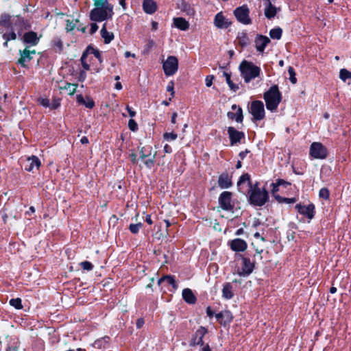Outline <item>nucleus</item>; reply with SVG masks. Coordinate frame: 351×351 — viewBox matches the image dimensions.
Wrapping results in <instances>:
<instances>
[{
  "mask_svg": "<svg viewBox=\"0 0 351 351\" xmlns=\"http://www.w3.org/2000/svg\"><path fill=\"white\" fill-rule=\"evenodd\" d=\"M245 183L250 187L248 201L250 204L255 206H263L268 202V191L265 188H260L257 182L252 184L250 176L248 173L243 174L239 179L237 186L240 192L244 193V184Z\"/></svg>",
  "mask_w": 351,
  "mask_h": 351,
  "instance_id": "nucleus-1",
  "label": "nucleus"
},
{
  "mask_svg": "<svg viewBox=\"0 0 351 351\" xmlns=\"http://www.w3.org/2000/svg\"><path fill=\"white\" fill-rule=\"evenodd\" d=\"M95 8L90 12V19L95 22H102L111 19L114 15V6L108 0H93Z\"/></svg>",
  "mask_w": 351,
  "mask_h": 351,
  "instance_id": "nucleus-2",
  "label": "nucleus"
},
{
  "mask_svg": "<svg viewBox=\"0 0 351 351\" xmlns=\"http://www.w3.org/2000/svg\"><path fill=\"white\" fill-rule=\"evenodd\" d=\"M0 26L5 29H12L21 34L24 30L30 27L27 20H25L19 15L11 16L8 14H3L1 16Z\"/></svg>",
  "mask_w": 351,
  "mask_h": 351,
  "instance_id": "nucleus-3",
  "label": "nucleus"
},
{
  "mask_svg": "<svg viewBox=\"0 0 351 351\" xmlns=\"http://www.w3.org/2000/svg\"><path fill=\"white\" fill-rule=\"evenodd\" d=\"M263 98L267 110L274 112L276 110L282 100L281 93L276 85H274L264 93Z\"/></svg>",
  "mask_w": 351,
  "mask_h": 351,
  "instance_id": "nucleus-4",
  "label": "nucleus"
},
{
  "mask_svg": "<svg viewBox=\"0 0 351 351\" xmlns=\"http://www.w3.org/2000/svg\"><path fill=\"white\" fill-rule=\"evenodd\" d=\"M239 71L245 83L258 77L261 74V68L251 62L243 60L239 65Z\"/></svg>",
  "mask_w": 351,
  "mask_h": 351,
  "instance_id": "nucleus-5",
  "label": "nucleus"
},
{
  "mask_svg": "<svg viewBox=\"0 0 351 351\" xmlns=\"http://www.w3.org/2000/svg\"><path fill=\"white\" fill-rule=\"evenodd\" d=\"M309 155L313 158L323 160L328 156V149L321 143L313 142L310 145Z\"/></svg>",
  "mask_w": 351,
  "mask_h": 351,
  "instance_id": "nucleus-6",
  "label": "nucleus"
},
{
  "mask_svg": "<svg viewBox=\"0 0 351 351\" xmlns=\"http://www.w3.org/2000/svg\"><path fill=\"white\" fill-rule=\"evenodd\" d=\"M250 113L252 115V121H261L265 118L264 104L261 101H254L249 108Z\"/></svg>",
  "mask_w": 351,
  "mask_h": 351,
  "instance_id": "nucleus-7",
  "label": "nucleus"
},
{
  "mask_svg": "<svg viewBox=\"0 0 351 351\" xmlns=\"http://www.w3.org/2000/svg\"><path fill=\"white\" fill-rule=\"evenodd\" d=\"M232 194L230 191L222 192L218 199L219 206L222 210L231 211L234 208V204L232 201Z\"/></svg>",
  "mask_w": 351,
  "mask_h": 351,
  "instance_id": "nucleus-8",
  "label": "nucleus"
},
{
  "mask_svg": "<svg viewBox=\"0 0 351 351\" xmlns=\"http://www.w3.org/2000/svg\"><path fill=\"white\" fill-rule=\"evenodd\" d=\"M234 14L237 21L244 25H249L252 23V20L250 18V10L247 5H242L236 8Z\"/></svg>",
  "mask_w": 351,
  "mask_h": 351,
  "instance_id": "nucleus-9",
  "label": "nucleus"
},
{
  "mask_svg": "<svg viewBox=\"0 0 351 351\" xmlns=\"http://www.w3.org/2000/svg\"><path fill=\"white\" fill-rule=\"evenodd\" d=\"M163 70L166 75L171 76L176 73L178 69V60L176 56H169L164 62Z\"/></svg>",
  "mask_w": 351,
  "mask_h": 351,
  "instance_id": "nucleus-10",
  "label": "nucleus"
},
{
  "mask_svg": "<svg viewBox=\"0 0 351 351\" xmlns=\"http://www.w3.org/2000/svg\"><path fill=\"white\" fill-rule=\"evenodd\" d=\"M254 267L250 258L242 257L241 267L237 269V273L240 276H248L253 271Z\"/></svg>",
  "mask_w": 351,
  "mask_h": 351,
  "instance_id": "nucleus-11",
  "label": "nucleus"
},
{
  "mask_svg": "<svg viewBox=\"0 0 351 351\" xmlns=\"http://www.w3.org/2000/svg\"><path fill=\"white\" fill-rule=\"evenodd\" d=\"M22 162V166L27 171H33L34 169H38L41 164L40 159L36 156H29Z\"/></svg>",
  "mask_w": 351,
  "mask_h": 351,
  "instance_id": "nucleus-12",
  "label": "nucleus"
},
{
  "mask_svg": "<svg viewBox=\"0 0 351 351\" xmlns=\"http://www.w3.org/2000/svg\"><path fill=\"white\" fill-rule=\"evenodd\" d=\"M295 208L300 214L306 216L309 220H311L315 216V211L313 204H309L306 206L298 204L295 205Z\"/></svg>",
  "mask_w": 351,
  "mask_h": 351,
  "instance_id": "nucleus-13",
  "label": "nucleus"
},
{
  "mask_svg": "<svg viewBox=\"0 0 351 351\" xmlns=\"http://www.w3.org/2000/svg\"><path fill=\"white\" fill-rule=\"evenodd\" d=\"M227 131L231 145L240 143L241 139L245 138V134L243 132L238 131L233 127H228Z\"/></svg>",
  "mask_w": 351,
  "mask_h": 351,
  "instance_id": "nucleus-14",
  "label": "nucleus"
},
{
  "mask_svg": "<svg viewBox=\"0 0 351 351\" xmlns=\"http://www.w3.org/2000/svg\"><path fill=\"white\" fill-rule=\"evenodd\" d=\"M207 329L204 326H200L195 332L193 337L192 338L190 346H204L203 338L207 333Z\"/></svg>",
  "mask_w": 351,
  "mask_h": 351,
  "instance_id": "nucleus-15",
  "label": "nucleus"
},
{
  "mask_svg": "<svg viewBox=\"0 0 351 351\" xmlns=\"http://www.w3.org/2000/svg\"><path fill=\"white\" fill-rule=\"evenodd\" d=\"M270 42V39L267 36L261 34H257L254 40L256 51L261 53H263L266 47Z\"/></svg>",
  "mask_w": 351,
  "mask_h": 351,
  "instance_id": "nucleus-16",
  "label": "nucleus"
},
{
  "mask_svg": "<svg viewBox=\"0 0 351 351\" xmlns=\"http://www.w3.org/2000/svg\"><path fill=\"white\" fill-rule=\"evenodd\" d=\"M218 186L222 189H229L232 186V176L228 172H223L218 178Z\"/></svg>",
  "mask_w": 351,
  "mask_h": 351,
  "instance_id": "nucleus-17",
  "label": "nucleus"
},
{
  "mask_svg": "<svg viewBox=\"0 0 351 351\" xmlns=\"http://www.w3.org/2000/svg\"><path fill=\"white\" fill-rule=\"evenodd\" d=\"M214 24L218 28L225 29L228 28L231 25V23L226 19L221 12H219L215 16Z\"/></svg>",
  "mask_w": 351,
  "mask_h": 351,
  "instance_id": "nucleus-18",
  "label": "nucleus"
},
{
  "mask_svg": "<svg viewBox=\"0 0 351 351\" xmlns=\"http://www.w3.org/2000/svg\"><path fill=\"white\" fill-rule=\"evenodd\" d=\"M39 37L34 32L30 31L23 35V40L25 44H29L31 46H35L38 43Z\"/></svg>",
  "mask_w": 351,
  "mask_h": 351,
  "instance_id": "nucleus-19",
  "label": "nucleus"
},
{
  "mask_svg": "<svg viewBox=\"0 0 351 351\" xmlns=\"http://www.w3.org/2000/svg\"><path fill=\"white\" fill-rule=\"evenodd\" d=\"M247 247V243L241 239H235L230 243V248L234 252H243Z\"/></svg>",
  "mask_w": 351,
  "mask_h": 351,
  "instance_id": "nucleus-20",
  "label": "nucleus"
},
{
  "mask_svg": "<svg viewBox=\"0 0 351 351\" xmlns=\"http://www.w3.org/2000/svg\"><path fill=\"white\" fill-rule=\"evenodd\" d=\"M36 51L34 50L29 51L27 49H25L23 51H20L21 57L18 60V63L22 66L25 67L26 63L32 60L31 54H34Z\"/></svg>",
  "mask_w": 351,
  "mask_h": 351,
  "instance_id": "nucleus-21",
  "label": "nucleus"
},
{
  "mask_svg": "<svg viewBox=\"0 0 351 351\" xmlns=\"http://www.w3.org/2000/svg\"><path fill=\"white\" fill-rule=\"evenodd\" d=\"M182 295L183 300L189 304H194L197 301V298L191 289H184Z\"/></svg>",
  "mask_w": 351,
  "mask_h": 351,
  "instance_id": "nucleus-22",
  "label": "nucleus"
},
{
  "mask_svg": "<svg viewBox=\"0 0 351 351\" xmlns=\"http://www.w3.org/2000/svg\"><path fill=\"white\" fill-rule=\"evenodd\" d=\"M143 8L145 13L152 14L157 10V5L153 0H144Z\"/></svg>",
  "mask_w": 351,
  "mask_h": 351,
  "instance_id": "nucleus-23",
  "label": "nucleus"
},
{
  "mask_svg": "<svg viewBox=\"0 0 351 351\" xmlns=\"http://www.w3.org/2000/svg\"><path fill=\"white\" fill-rule=\"evenodd\" d=\"M216 319L221 323L223 320L224 323H230L232 320V315L229 311H221L215 315Z\"/></svg>",
  "mask_w": 351,
  "mask_h": 351,
  "instance_id": "nucleus-24",
  "label": "nucleus"
},
{
  "mask_svg": "<svg viewBox=\"0 0 351 351\" xmlns=\"http://www.w3.org/2000/svg\"><path fill=\"white\" fill-rule=\"evenodd\" d=\"M222 296L226 300H230L234 296L233 287L231 283L226 282L222 289Z\"/></svg>",
  "mask_w": 351,
  "mask_h": 351,
  "instance_id": "nucleus-25",
  "label": "nucleus"
},
{
  "mask_svg": "<svg viewBox=\"0 0 351 351\" xmlns=\"http://www.w3.org/2000/svg\"><path fill=\"white\" fill-rule=\"evenodd\" d=\"M174 25L179 29L186 31L189 28V23L182 17L173 19Z\"/></svg>",
  "mask_w": 351,
  "mask_h": 351,
  "instance_id": "nucleus-26",
  "label": "nucleus"
},
{
  "mask_svg": "<svg viewBox=\"0 0 351 351\" xmlns=\"http://www.w3.org/2000/svg\"><path fill=\"white\" fill-rule=\"evenodd\" d=\"M162 283H166L167 285H171L173 289H177L178 285L176 282L175 278L171 275L164 276L160 278L158 281V285H160Z\"/></svg>",
  "mask_w": 351,
  "mask_h": 351,
  "instance_id": "nucleus-27",
  "label": "nucleus"
},
{
  "mask_svg": "<svg viewBox=\"0 0 351 351\" xmlns=\"http://www.w3.org/2000/svg\"><path fill=\"white\" fill-rule=\"evenodd\" d=\"M227 116L230 119L235 120L237 123H242L243 120V110L241 108H238L235 113L228 112Z\"/></svg>",
  "mask_w": 351,
  "mask_h": 351,
  "instance_id": "nucleus-28",
  "label": "nucleus"
},
{
  "mask_svg": "<svg viewBox=\"0 0 351 351\" xmlns=\"http://www.w3.org/2000/svg\"><path fill=\"white\" fill-rule=\"evenodd\" d=\"M101 37L104 38V43L106 44L110 43L114 38L113 33L107 31L106 23L103 25V27L101 29Z\"/></svg>",
  "mask_w": 351,
  "mask_h": 351,
  "instance_id": "nucleus-29",
  "label": "nucleus"
},
{
  "mask_svg": "<svg viewBox=\"0 0 351 351\" xmlns=\"http://www.w3.org/2000/svg\"><path fill=\"white\" fill-rule=\"evenodd\" d=\"M267 1L268 5L265 8V15L267 19H271L276 16L277 13V10L276 8L271 4L269 0Z\"/></svg>",
  "mask_w": 351,
  "mask_h": 351,
  "instance_id": "nucleus-30",
  "label": "nucleus"
},
{
  "mask_svg": "<svg viewBox=\"0 0 351 351\" xmlns=\"http://www.w3.org/2000/svg\"><path fill=\"white\" fill-rule=\"evenodd\" d=\"M237 40L241 47H245L250 44V39L245 32L239 33Z\"/></svg>",
  "mask_w": 351,
  "mask_h": 351,
  "instance_id": "nucleus-31",
  "label": "nucleus"
},
{
  "mask_svg": "<svg viewBox=\"0 0 351 351\" xmlns=\"http://www.w3.org/2000/svg\"><path fill=\"white\" fill-rule=\"evenodd\" d=\"M223 75V76L226 78V81L227 84H228V86H229L230 89L231 90L234 91V92H236L237 90H238L239 87V86L237 84H235L231 80V75H230V73H228L226 71H224Z\"/></svg>",
  "mask_w": 351,
  "mask_h": 351,
  "instance_id": "nucleus-32",
  "label": "nucleus"
},
{
  "mask_svg": "<svg viewBox=\"0 0 351 351\" xmlns=\"http://www.w3.org/2000/svg\"><path fill=\"white\" fill-rule=\"evenodd\" d=\"M152 147L150 145H145L140 149V158L143 160L152 155Z\"/></svg>",
  "mask_w": 351,
  "mask_h": 351,
  "instance_id": "nucleus-33",
  "label": "nucleus"
},
{
  "mask_svg": "<svg viewBox=\"0 0 351 351\" xmlns=\"http://www.w3.org/2000/svg\"><path fill=\"white\" fill-rule=\"evenodd\" d=\"M7 30L6 32L3 34V38L6 40L9 41L11 40H16V34L15 33V30L12 29H5Z\"/></svg>",
  "mask_w": 351,
  "mask_h": 351,
  "instance_id": "nucleus-34",
  "label": "nucleus"
},
{
  "mask_svg": "<svg viewBox=\"0 0 351 351\" xmlns=\"http://www.w3.org/2000/svg\"><path fill=\"white\" fill-rule=\"evenodd\" d=\"M282 30L280 27L271 29L269 32V36L273 39L279 40L282 36Z\"/></svg>",
  "mask_w": 351,
  "mask_h": 351,
  "instance_id": "nucleus-35",
  "label": "nucleus"
},
{
  "mask_svg": "<svg viewBox=\"0 0 351 351\" xmlns=\"http://www.w3.org/2000/svg\"><path fill=\"white\" fill-rule=\"evenodd\" d=\"M19 345L20 343L18 340H11L6 348V351H19Z\"/></svg>",
  "mask_w": 351,
  "mask_h": 351,
  "instance_id": "nucleus-36",
  "label": "nucleus"
},
{
  "mask_svg": "<svg viewBox=\"0 0 351 351\" xmlns=\"http://www.w3.org/2000/svg\"><path fill=\"white\" fill-rule=\"evenodd\" d=\"M339 77L342 81L346 82L351 78V72L346 69H341L339 71Z\"/></svg>",
  "mask_w": 351,
  "mask_h": 351,
  "instance_id": "nucleus-37",
  "label": "nucleus"
},
{
  "mask_svg": "<svg viewBox=\"0 0 351 351\" xmlns=\"http://www.w3.org/2000/svg\"><path fill=\"white\" fill-rule=\"evenodd\" d=\"M277 201L280 203H285V204H293L297 199L295 197L288 198V197H282L279 195L276 197Z\"/></svg>",
  "mask_w": 351,
  "mask_h": 351,
  "instance_id": "nucleus-38",
  "label": "nucleus"
},
{
  "mask_svg": "<svg viewBox=\"0 0 351 351\" xmlns=\"http://www.w3.org/2000/svg\"><path fill=\"white\" fill-rule=\"evenodd\" d=\"M22 301L21 298H13L9 302L10 304L16 309H21L23 308Z\"/></svg>",
  "mask_w": 351,
  "mask_h": 351,
  "instance_id": "nucleus-39",
  "label": "nucleus"
},
{
  "mask_svg": "<svg viewBox=\"0 0 351 351\" xmlns=\"http://www.w3.org/2000/svg\"><path fill=\"white\" fill-rule=\"evenodd\" d=\"M77 87V84L66 83L64 89L67 90L69 95H73L76 92Z\"/></svg>",
  "mask_w": 351,
  "mask_h": 351,
  "instance_id": "nucleus-40",
  "label": "nucleus"
},
{
  "mask_svg": "<svg viewBox=\"0 0 351 351\" xmlns=\"http://www.w3.org/2000/svg\"><path fill=\"white\" fill-rule=\"evenodd\" d=\"M142 223H138L135 224H130L129 226V230L133 234H137L139 232V230L142 228Z\"/></svg>",
  "mask_w": 351,
  "mask_h": 351,
  "instance_id": "nucleus-41",
  "label": "nucleus"
},
{
  "mask_svg": "<svg viewBox=\"0 0 351 351\" xmlns=\"http://www.w3.org/2000/svg\"><path fill=\"white\" fill-rule=\"evenodd\" d=\"M85 52H86V54L88 53L94 54V56L99 59V62H101V54L99 50L95 49L93 47H88Z\"/></svg>",
  "mask_w": 351,
  "mask_h": 351,
  "instance_id": "nucleus-42",
  "label": "nucleus"
},
{
  "mask_svg": "<svg viewBox=\"0 0 351 351\" xmlns=\"http://www.w3.org/2000/svg\"><path fill=\"white\" fill-rule=\"evenodd\" d=\"M86 57H87V54H86V52H84L81 58H80V60H81V62H82V67L84 68V71H88L90 69V66L89 64L86 62Z\"/></svg>",
  "mask_w": 351,
  "mask_h": 351,
  "instance_id": "nucleus-43",
  "label": "nucleus"
},
{
  "mask_svg": "<svg viewBox=\"0 0 351 351\" xmlns=\"http://www.w3.org/2000/svg\"><path fill=\"white\" fill-rule=\"evenodd\" d=\"M163 138L168 141H175L178 138V135L174 132H166L163 134Z\"/></svg>",
  "mask_w": 351,
  "mask_h": 351,
  "instance_id": "nucleus-44",
  "label": "nucleus"
},
{
  "mask_svg": "<svg viewBox=\"0 0 351 351\" xmlns=\"http://www.w3.org/2000/svg\"><path fill=\"white\" fill-rule=\"evenodd\" d=\"M319 196L324 199H328L330 196V193L328 189L322 188L319 190Z\"/></svg>",
  "mask_w": 351,
  "mask_h": 351,
  "instance_id": "nucleus-45",
  "label": "nucleus"
},
{
  "mask_svg": "<svg viewBox=\"0 0 351 351\" xmlns=\"http://www.w3.org/2000/svg\"><path fill=\"white\" fill-rule=\"evenodd\" d=\"M288 73L289 75V80L292 84H295L297 82V79L295 77V73L294 69L290 66L288 69Z\"/></svg>",
  "mask_w": 351,
  "mask_h": 351,
  "instance_id": "nucleus-46",
  "label": "nucleus"
},
{
  "mask_svg": "<svg viewBox=\"0 0 351 351\" xmlns=\"http://www.w3.org/2000/svg\"><path fill=\"white\" fill-rule=\"evenodd\" d=\"M155 158H156V153L153 155L152 158H148L147 160H146L145 161V165L148 168V169H152L154 165V162H155Z\"/></svg>",
  "mask_w": 351,
  "mask_h": 351,
  "instance_id": "nucleus-47",
  "label": "nucleus"
},
{
  "mask_svg": "<svg viewBox=\"0 0 351 351\" xmlns=\"http://www.w3.org/2000/svg\"><path fill=\"white\" fill-rule=\"evenodd\" d=\"M80 265L84 270L90 271L93 268V264L89 261H83Z\"/></svg>",
  "mask_w": 351,
  "mask_h": 351,
  "instance_id": "nucleus-48",
  "label": "nucleus"
},
{
  "mask_svg": "<svg viewBox=\"0 0 351 351\" xmlns=\"http://www.w3.org/2000/svg\"><path fill=\"white\" fill-rule=\"evenodd\" d=\"M128 127H129L130 130L133 132H135L138 130V125H137L136 122L132 119L129 120Z\"/></svg>",
  "mask_w": 351,
  "mask_h": 351,
  "instance_id": "nucleus-49",
  "label": "nucleus"
},
{
  "mask_svg": "<svg viewBox=\"0 0 351 351\" xmlns=\"http://www.w3.org/2000/svg\"><path fill=\"white\" fill-rule=\"evenodd\" d=\"M38 102L41 106L45 107V108H47V107L49 108V106H50L51 102H50L49 99L47 98H40V99H38Z\"/></svg>",
  "mask_w": 351,
  "mask_h": 351,
  "instance_id": "nucleus-50",
  "label": "nucleus"
},
{
  "mask_svg": "<svg viewBox=\"0 0 351 351\" xmlns=\"http://www.w3.org/2000/svg\"><path fill=\"white\" fill-rule=\"evenodd\" d=\"M84 106L88 108H93L95 106V102L94 101L90 99V97H86V101H85V104Z\"/></svg>",
  "mask_w": 351,
  "mask_h": 351,
  "instance_id": "nucleus-51",
  "label": "nucleus"
},
{
  "mask_svg": "<svg viewBox=\"0 0 351 351\" xmlns=\"http://www.w3.org/2000/svg\"><path fill=\"white\" fill-rule=\"evenodd\" d=\"M214 79V76L213 75H207L206 79H205V83H206V86L207 87H210L213 84V80Z\"/></svg>",
  "mask_w": 351,
  "mask_h": 351,
  "instance_id": "nucleus-52",
  "label": "nucleus"
},
{
  "mask_svg": "<svg viewBox=\"0 0 351 351\" xmlns=\"http://www.w3.org/2000/svg\"><path fill=\"white\" fill-rule=\"evenodd\" d=\"M60 106V103L59 99H54L51 103H50L49 108L51 109H57Z\"/></svg>",
  "mask_w": 351,
  "mask_h": 351,
  "instance_id": "nucleus-53",
  "label": "nucleus"
},
{
  "mask_svg": "<svg viewBox=\"0 0 351 351\" xmlns=\"http://www.w3.org/2000/svg\"><path fill=\"white\" fill-rule=\"evenodd\" d=\"M276 182L277 183V186H284L285 188H287V186L290 185L289 182L282 179H278Z\"/></svg>",
  "mask_w": 351,
  "mask_h": 351,
  "instance_id": "nucleus-54",
  "label": "nucleus"
},
{
  "mask_svg": "<svg viewBox=\"0 0 351 351\" xmlns=\"http://www.w3.org/2000/svg\"><path fill=\"white\" fill-rule=\"evenodd\" d=\"M173 88H174V83L173 82H170L168 84L167 86V90L168 92H171V96L172 97H174Z\"/></svg>",
  "mask_w": 351,
  "mask_h": 351,
  "instance_id": "nucleus-55",
  "label": "nucleus"
},
{
  "mask_svg": "<svg viewBox=\"0 0 351 351\" xmlns=\"http://www.w3.org/2000/svg\"><path fill=\"white\" fill-rule=\"evenodd\" d=\"M86 78V73L85 71H81L79 73L78 80L80 82H84Z\"/></svg>",
  "mask_w": 351,
  "mask_h": 351,
  "instance_id": "nucleus-56",
  "label": "nucleus"
},
{
  "mask_svg": "<svg viewBox=\"0 0 351 351\" xmlns=\"http://www.w3.org/2000/svg\"><path fill=\"white\" fill-rule=\"evenodd\" d=\"M98 29V25L95 23L90 24V32L91 34L95 33Z\"/></svg>",
  "mask_w": 351,
  "mask_h": 351,
  "instance_id": "nucleus-57",
  "label": "nucleus"
},
{
  "mask_svg": "<svg viewBox=\"0 0 351 351\" xmlns=\"http://www.w3.org/2000/svg\"><path fill=\"white\" fill-rule=\"evenodd\" d=\"M76 99H77V101L80 104H82V105L85 104L86 99L84 98V97L82 95H77L76 97Z\"/></svg>",
  "mask_w": 351,
  "mask_h": 351,
  "instance_id": "nucleus-58",
  "label": "nucleus"
},
{
  "mask_svg": "<svg viewBox=\"0 0 351 351\" xmlns=\"http://www.w3.org/2000/svg\"><path fill=\"white\" fill-rule=\"evenodd\" d=\"M144 324H145V322H144V319L143 318L138 319L137 321H136V323L137 328H142L143 326L144 325Z\"/></svg>",
  "mask_w": 351,
  "mask_h": 351,
  "instance_id": "nucleus-59",
  "label": "nucleus"
},
{
  "mask_svg": "<svg viewBox=\"0 0 351 351\" xmlns=\"http://www.w3.org/2000/svg\"><path fill=\"white\" fill-rule=\"evenodd\" d=\"M126 110H128L129 115L131 117H134L136 115V112L134 111L130 106H127Z\"/></svg>",
  "mask_w": 351,
  "mask_h": 351,
  "instance_id": "nucleus-60",
  "label": "nucleus"
},
{
  "mask_svg": "<svg viewBox=\"0 0 351 351\" xmlns=\"http://www.w3.org/2000/svg\"><path fill=\"white\" fill-rule=\"evenodd\" d=\"M249 152H250V151H249V150H247V149H245V151L241 152L239 153V157L241 158V160H243V159L245 158L246 155H247Z\"/></svg>",
  "mask_w": 351,
  "mask_h": 351,
  "instance_id": "nucleus-61",
  "label": "nucleus"
},
{
  "mask_svg": "<svg viewBox=\"0 0 351 351\" xmlns=\"http://www.w3.org/2000/svg\"><path fill=\"white\" fill-rule=\"evenodd\" d=\"M206 314L209 317H213L214 315V312L212 311L210 306H208L206 308Z\"/></svg>",
  "mask_w": 351,
  "mask_h": 351,
  "instance_id": "nucleus-62",
  "label": "nucleus"
},
{
  "mask_svg": "<svg viewBox=\"0 0 351 351\" xmlns=\"http://www.w3.org/2000/svg\"><path fill=\"white\" fill-rule=\"evenodd\" d=\"M164 151L165 153H167V154H170L172 152V148L170 145L166 144L165 146H164Z\"/></svg>",
  "mask_w": 351,
  "mask_h": 351,
  "instance_id": "nucleus-63",
  "label": "nucleus"
},
{
  "mask_svg": "<svg viewBox=\"0 0 351 351\" xmlns=\"http://www.w3.org/2000/svg\"><path fill=\"white\" fill-rule=\"evenodd\" d=\"M272 186V193H274L278 191L279 186H277V183L274 182L271 184Z\"/></svg>",
  "mask_w": 351,
  "mask_h": 351,
  "instance_id": "nucleus-64",
  "label": "nucleus"
}]
</instances>
